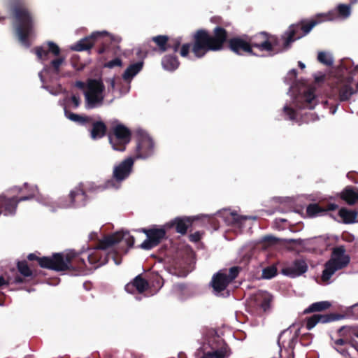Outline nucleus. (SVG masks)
Here are the masks:
<instances>
[{
	"instance_id": "11",
	"label": "nucleus",
	"mask_w": 358,
	"mask_h": 358,
	"mask_svg": "<svg viewBox=\"0 0 358 358\" xmlns=\"http://www.w3.org/2000/svg\"><path fill=\"white\" fill-rule=\"evenodd\" d=\"M273 296L267 291L259 290L248 300V309L255 316L262 317L269 313L272 309Z\"/></svg>"
},
{
	"instance_id": "6",
	"label": "nucleus",
	"mask_w": 358,
	"mask_h": 358,
	"mask_svg": "<svg viewBox=\"0 0 358 358\" xmlns=\"http://www.w3.org/2000/svg\"><path fill=\"white\" fill-rule=\"evenodd\" d=\"M13 27L19 41L29 46V37L34 29V17L32 13L24 5L17 4L12 8Z\"/></svg>"
},
{
	"instance_id": "12",
	"label": "nucleus",
	"mask_w": 358,
	"mask_h": 358,
	"mask_svg": "<svg viewBox=\"0 0 358 358\" xmlns=\"http://www.w3.org/2000/svg\"><path fill=\"white\" fill-rule=\"evenodd\" d=\"M19 192L24 194L20 197L13 196L7 198L0 196V215H10L15 214L19 202L30 200L35 196L36 187L24 183V186L19 189Z\"/></svg>"
},
{
	"instance_id": "2",
	"label": "nucleus",
	"mask_w": 358,
	"mask_h": 358,
	"mask_svg": "<svg viewBox=\"0 0 358 358\" xmlns=\"http://www.w3.org/2000/svg\"><path fill=\"white\" fill-rule=\"evenodd\" d=\"M337 17V13L330 11L327 13H320L310 19H302L296 24H292L282 36L283 47L280 46V40L276 35L266 31H260L252 36H248L251 49L257 48L261 52H266L273 56L288 49L291 44L297 39L308 34L317 25Z\"/></svg>"
},
{
	"instance_id": "43",
	"label": "nucleus",
	"mask_w": 358,
	"mask_h": 358,
	"mask_svg": "<svg viewBox=\"0 0 358 358\" xmlns=\"http://www.w3.org/2000/svg\"><path fill=\"white\" fill-rule=\"evenodd\" d=\"M312 335L310 334H305L300 338V343L302 345L307 346L310 344Z\"/></svg>"
},
{
	"instance_id": "64",
	"label": "nucleus",
	"mask_w": 358,
	"mask_h": 358,
	"mask_svg": "<svg viewBox=\"0 0 358 358\" xmlns=\"http://www.w3.org/2000/svg\"><path fill=\"white\" fill-rule=\"evenodd\" d=\"M357 337H358V335H357Z\"/></svg>"
},
{
	"instance_id": "9",
	"label": "nucleus",
	"mask_w": 358,
	"mask_h": 358,
	"mask_svg": "<svg viewBox=\"0 0 358 358\" xmlns=\"http://www.w3.org/2000/svg\"><path fill=\"white\" fill-rule=\"evenodd\" d=\"M108 138L114 150L123 152L131 140V131L125 125L115 120L110 123Z\"/></svg>"
},
{
	"instance_id": "54",
	"label": "nucleus",
	"mask_w": 358,
	"mask_h": 358,
	"mask_svg": "<svg viewBox=\"0 0 358 358\" xmlns=\"http://www.w3.org/2000/svg\"><path fill=\"white\" fill-rule=\"evenodd\" d=\"M289 76L292 78H296L297 76V71L296 69H292L289 72Z\"/></svg>"
},
{
	"instance_id": "41",
	"label": "nucleus",
	"mask_w": 358,
	"mask_h": 358,
	"mask_svg": "<svg viewBox=\"0 0 358 358\" xmlns=\"http://www.w3.org/2000/svg\"><path fill=\"white\" fill-rule=\"evenodd\" d=\"M337 10L340 16L347 17L350 14V6L346 4H339L337 6Z\"/></svg>"
},
{
	"instance_id": "22",
	"label": "nucleus",
	"mask_w": 358,
	"mask_h": 358,
	"mask_svg": "<svg viewBox=\"0 0 358 358\" xmlns=\"http://www.w3.org/2000/svg\"><path fill=\"white\" fill-rule=\"evenodd\" d=\"M194 220L192 217H177L164 227L169 229L174 227L177 233L184 235L187 233V229L192 225Z\"/></svg>"
},
{
	"instance_id": "49",
	"label": "nucleus",
	"mask_w": 358,
	"mask_h": 358,
	"mask_svg": "<svg viewBox=\"0 0 358 358\" xmlns=\"http://www.w3.org/2000/svg\"><path fill=\"white\" fill-rule=\"evenodd\" d=\"M71 101L74 105L75 108H78L80 104V99L78 96L73 95L71 96Z\"/></svg>"
},
{
	"instance_id": "32",
	"label": "nucleus",
	"mask_w": 358,
	"mask_h": 358,
	"mask_svg": "<svg viewBox=\"0 0 358 358\" xmlns=\"http://www.w3.org/2000/svg\"><path fill=\"white\" fill-rule=\"evenodd\" d=\"M338 215L345 224H352L356 222L358 212L346 208H341L338 211Z\"/></svg>"
},
{
	"instance_id": "44",
	"label": "nucleus",
	"mask_w": 358,
	"mask_h": 358,
	"mask_svg": "<svg viewBox=\"0 0 358 358\" xmlns=\"http://www.w3.org/2000/svg\"><path fill=\"white\" fill-rule=\"evenodd\" d=\"M122 64V62L121 59L117 57V58H115V59L109 61L106 64V66L112 69L115 66H121Z\"/></svg>"
},
{
	"instance_id": "21",
	"label": "nucleus",
	"mask_w": 358,
	"mask_h": 358,
	"mask_svg": "<svg viewBox=\"0 0 358 358\" xmlns=\"http://www.w3.org/2000/svg\"><path fill=\"white\" fill-rule=\"evenodd\" d=\"M308 264L302 259H296L290 264L285 266L281 272L283 275L290 278H296L305 273L308 271Z\"/></svg>"
},
{
	"instance_id": "40",
	"label": "nucleus",
	"mask_w": 358,
	"mask_h": 358,
	"mask_svg": "<svg viewBox=\"0 0 358 358\" xmlns=\"http://www.w3.org/2000/svg\"><path fill=\"white\" fill-rule=\"evenodd\" d=\"M317 60L327 66H331L333 64V59L324 52H320L318 53Z\"/></svg>"
},
{
	"instance_id": "18",
	"label": "nucleus",
	"mask_w": 358,
	"mask_h": 358,
	"mask_svg": "<svg viewBox=\"0 0 358 358\" xmlns=\"http://www.w3.org/2000/svg\"><path fill=\"white\" fill-rule=\"evenodd\" d=\"M298 331L299 330L293 334L289 329H285L280 333L278 338V345L280 350L282 351L284 349L292 358L294 355V350L298 341Z\"/></svg>"
},
{
	"instance_id": "60",
	"label": "nucleus",
	"mask_w": 358,
	"mask_h": 358,
	"mask_svg": "<svg viewBox=\"0 0 358 358\" xmlns=\"http://www.w3.org/2000/svg\"><path fill=\"white\" fill-rule=\"evenodd\" d=\"M299 66L301 69H304L305 68V64L303 62H299Z\"/></svg>"
},
{
	"instance_id": "26",
	"label": "nucleus",
	"mask_w": 358,
	"mask_h": 358,
	"mask_svg": "<svg viewBox=\"0 0 358 358\" xmlns=\"http://www.w3.org/2000/svg\"><path fill=\"white\" fill-rule=\"evenodd\" d=\"M338 196L349 206H353L358 202V188L353 186H346Z\"/></svg>"
},
{
	"instance_id": "58",
	"label": "nucleus",
	"mask_w": 358,
	"mask_h": 358,
	"mask_svg": "<svg viewBox=\"0 0 358 358\" xmlns=\"http://www.w3.org/2000/svg\"><path fill=\"white\" fill-rule=\"evenodd\" d=\"M73 66L78 71H82L84 68L83 65H81L80 66H76L75 63H73Z\"/></svg>"
},
{
	"instance_id": "50",
	"label": "nucleus",
	"mask_w": 358,
	"mask_h": 358,
	"mask_svg": "<svg viewBox=\"0 0 358 358\" xmlns=\"http://www.w3.org/2000/svg\"><path fill=\"white\" fill-rule=\"evenodd\" d=\"M336 350L340 352L342 355H343L345 357H348L350 356V354L348 353V351L347 349L343 347H338L336 348Z\"/></svg>"
},
{
	"instance_id": "1",
	"label": "nucleus",
	"mask_w": 358,
	"mask_h": 358,
	"mask_svg": "<svg viewBox=\"0 0 358 358\" xmlns=\"http://www.w3.org/2000/svg\"><path fill=\"white\" fill-rule=\"evenodd\" d=\"M192 43H186L182 46L181 57H187L192 52L196 59H201L209 52L223 50L227 43L228 48L238 55H256L251 49L248 35L235 36L228 39L227 31L220 26L215 27L212 34L205 29H197L192 35Z\"/></svg>"
},
{
	"instance_id": "46",
	"label": "nucleus",
	"mask_w": 358,
	"mask_h": 358,
	"mask_svg": "<svg viewBox=\"0 0 358 358\" xmlns=\"http://www.w3.org/2000/svg\"><path fill=\"white\" fill-rule=\"evenodd\" d=\"M347 178L354 183H358V173L355 171L348 173Z\"/></svg>"
},
{
	"instance_id": "61",
	"label": "nucleus",
	"mask_w": 358,
	"mask_h": 358,
	"mask_svg": "<svg viewBox=\"0 0 358 358\" xmlns=\"http://www.w3.org/2000/svg\"><path fill=\"white\" fill-rule=\"evenodd\" d=\"M178 287H179L180 289L182 290L185 289V285L184 284H179Z\"/></svg>"
},
{
	"instance_id": "31",
	"label": "nucleus",
	"mask_w": 358,
	"mask_h": 358,
	"mask_svg": "<svg viewBox=\"0 0 358 358\" xmlns=\"http://www.w3.org/2000/svg\"><path fill=\"white\" fill-rule=\"evenodd\" d=\"M162 65L164 69L173 71L178 68L180 62L177 56L174 55H166L162 59Z\"/></svg>"
},
{
	"instance_id": "56",
	"label": "nucleus",
	"mask_w": 358,
	"mask_h": 358,
	"mask_svg": "<svg viewBox=\"0 0 358 358\" xmlns=\"http://www.w3.org/2000/svg\"><path fill=\"white\" fill-rule=\"evenodd\" d=\"M137 55L138 57H141L142 55H143V57H146L147 52H144L141 50H139L137 52Z\"/></svg>"
},
{
	"instance_id": "29",
	"label": "nucleus",
	"mask_w": 358,
	"mask_h": 358,
	"mask_svg": "<svg viewBox=\"0 0 358 358\" xmlns=\"http://www.w3.org/2000/svg\"><path fill=\"white\" fill-rule=\"evenodd\" d=\"M108 128L103 122H94L90 131L91 138L94 140L101 138L106 134L108 135Z\"/></svg>"
},
{
	"instance_id": "23",
	"label": "nucleus",
	"mask_w": 358,
	"mask_h": 358,
	"mask_svg": "<svg viewBox=\"0 0 358 358\" xmlns=\"http://www.w3.org/2000/svg\"><path fill=\"white\" fill-rule=\"evenodd\" d=\"M26 260L20 261L17 264V268L22 276L16 275L14 278L15 283H23L29 280L33 279L36 275L34 274L33 271Z\"/></svg>"
},
{
	"instance_id": "33",
	"label": "nucleus",
	"mask_w": 358,
	"mask_h": 358,
	"mask_svg": "<svg viewBox=\"0 0 358 358\" xmlns=\"http://www.w3.org/2000/svg\"><path fill=\"white\" fill-rule=\"evenodd\" d=\"M331 306V303L327 301H318L312 303L303 311L304 314H309L316 312H322L329 309Z\"/></svg>"
},
{
	"instance_id": "3",
	"label": "nucleus",
	"mask_w": 358,
	"mask_h": 358,
	"mask_svg": "<svg viewBox=\"0 0 358 358\" xmlns=\"http://www.w3.org/2000/svg\"><path fill=\"white\" fill-rule=\"evenodd\" d=\"M135 242L134 237L129 232L117 231L105 236L88 255V262L98 268L106 264L111 258L115 264L121 263V255L127 254Z\"/></svg>"
},
{
	"instance_id": "30",
	"label": "nucleus",
	"mask_w": 358,
	"mask_h": 358,
	"mask_svg": "<svg viewBox=\"0 0 358 358\" xmlns=\"http://www.w3.org/2000/svg\"><path fill=\"white\" fill-rule=\"evenodd\" d=\"M143 61H139L130 64L122 74V78L125 81H130L136 74H138L143 66Z\"/></svg>"
},
{
	"instance_id": "27",
	"label": "nucleus",
	"mask_w": 358,
	"mask_h": 358,
	"mask_svg": "<svg viewBox=\"0 0 358 358\" xmlns=\"http://www.w3.org/2000/svg\"><path fill=\"white\" fill-rule=\"evenodd\" d=\"M231 354V351L229 346L224 341H222L217 350L204 352L201 358H228Z\"/></svg>"
},
{
	"instance_id": "19",
	"label": "nucleus",
	"mask_w": 358,
	"mask_h": 358,
	"mask_svg": "<svg viewBox=\"0 0 358 358\" xmlns=\"http://www.w3.org/2000/svg\"><path fill=\"white\" fill-rule=\"evenodd\" d=\"M345 316L342 314L331 313L328 314H314L306 319V327L308 330L312 329L318 323L327 324L342 320Z\"/></svg>"
},
{
	"instance_id": "42",
	"label": "nucleus",
	"mask_w": 358,
	"mask_h": 358,
	"mask_svg": "<svg viewBox=\"0 0 358 358\" xmlns=\"http://www.w3.org/2000/svg\"><path fill=\"white\" fill-rule=\"evenodd\" d=\"M283 110L289 120H294L296 118V112L292 108L286 106L284 107Z\"/></svg>"
},
{
	"instance_id": "17",
	"label": "nucleus",
	"mask_w": 358,
	"mask_h": 358,
	"mask_svg": "<svg viewBox=\"0 0 358 358\" xmlns=\"http://www.w3.org/2000/svg\"><path fill=\"white\" fill-rule=\"evenodd\" d=\"M69 201L63 203L64 208H80L86 206L88 196L83 183H80L69 194Z\"/></svg>"
},
{
	"instance_id": "39",
	"label": "nucleus",
	"mask_w": 358,
	"mask_h": 358,
	"mask_svg": "<svg viewBox=\"0 0 358 358\" xmlns=\"http://www.w3.org/2000/svg\"><path fill=\"white\" fill-rule=\"evenodd\" d=\"M277 275V268L275 266H268L263 269L262 278L271 279Z\"/></svg>"
},
{
	"instance_id": "36",
	"label": "nucleus",
	"mask_w": 358,
	"mask_h": 358,
	"mask_svg": "<svg viewBox=\"0 0 358 358\" xmlns=\"http://www.w3.org/2000/svg\"><path fill=\"white\" fill-rule=\"evenodd\" d=\"M152 41L156 43L159 50L161 52H164L168 50V42L169 41V37L166 35H158L153 36L151 38Z\"/></svg>"
},
{
	"instance_id": "37",
	"label": "nucleus",
	"mask_w": 358,
	"mask_h": 358,
	"mask_svg": "<svg viewBox=\"0 0 358 358\" xmlns=\"http://www.w3.org/2000/svg\"><path fill=\"white\" fill-rule=\"evenodd\" d=\"M182 43V38L180 37H178L176 38H169V41L168 42V50L171 49L173 50L174 52H177L179 51V53L180 54V50L182 48V46L184 45L182 44L181 45Z\"/></svg>"
},
{
	"instance_id": "24",
	"label": "nucleus",
	"mask_w": 358,
	"mask_h": 358,
	"mask_svg": "<svg viewBox=\"0 0 358 358\" xmlns=\"http://www.w3.org/2000/svg\"><path fill=\"white\" fill-rule=\"evenodd\" d=\"M48 48L43 46H37L34 48L35 54L41 60H48L49 53H52L54 56H59L60 54L59 47L52 41L47 42Z\"/></svg>"
},
{
	"instance_id": "13",
	"label": "nucleus",
	"mask_w": 358,
	"mask_h": 358,
	"mask_svg": "<svg viewBox=\"0 0 358 358\" xmlns=\"http://www.w3.org/2000/svg\"><path fill=\"white\" fill-rule=\"evenodd\" d=\"M105 86L101 79H88L85 96L89 108H94L97 103H102Z\"/></svg>"
},
{
	"instance_id": "57",
	"label": "nucleus",
	"mask_w": 358,
	"mask_h": 358,
	"mask_svg": "<svg viewBox=\"0 0 358 358\" xmlns=\"http://www.w3.org/2000/svg\"><path fill=\"white\" fill-rule=\"evenodd\" d=\"M324 76H321L320 77H316L315 78V82L317 83H320V82H322L324 80Z\"/></svg>"
},
{
	"instance_id": "52",
	"label": "nucleus",
	"mask_w": 358,
	"mask_h": 358,
	"mask_svg": "<svg viewBox=\"0 0 358 358\" xmlns=\"http://www.w3.org/2000/svg\"><path fill=\"white\" fill-rule=\"evenodd\" d=\"M109 83L108 91H113L115 87V81L114 78H110L107 80Z\"/></svg>"
},
{
	"instance_id": "28",
	"label": "nucleus",
	"mask_w": 358,
	"mask_h": 358,
	"mask_svg": "<svg viewBox=\"0 0 358 358\" xmlns=\"http://www.w3.org/2000/svg\"><path fill=\"white\" fill-rule=\"evenodd\" d=\"M315 96L311 90L306 91L303 94L296 100V106L301 109H313Z\"/></svg>"
},
{
	"instance_id": "15",
	"label": "nucleus",
	"mask_w": 358,
	"mask_h": 358,
	"mask_svg": "<svg viewBox=\"0 0 358 358\" xmlns=\"http://www.w3.org/2000/svg\"><path fill=\"white\" fill-rule=\"evenodd\" d=\"M139 231L144 233L147 236V239L141 244L140 248L147 250L157 246L162 240L166 238V231L164 227L142 228Z\"/></svg>"
},
{
	"instance_id": "8",
	"label": "nucleus",
	"mask_w": 358,
	"mask_h": 358,
	"mask_svg": "<svg viewBox=\"0 0 358 358\" xmlns=\"http://www.w3.org/2000/svg\"><path fill=\"white\" fill-rule=\"evenodd\" d=\"M120 39L118 37L111 36L106 31L94 32L90 36L82 38L71 47V50L75 51H84L92 48L94 44H100L101 46L97 49L99 55L108 52L110 49L113 43H118Z\"/></svg>"
},
{
	"instance_id": "55",
	"label": "nucleus",
	"mask_w": 358,
	"mask_h": 358,
	"mask_svg": "<svg viewBox=\"0 0 358 358\" xmlns=\"http://www.w3.org/2000/svg\"><path fill=\"white\" fill-rule=\"evenodd\" d=\"M8 285V282L3 276H0V287Z\"/></svg>"
},
{
	"instance_id": "10",
	"label": "nucleus",
	"mask_w": 358,
	"mask_h": 358,
	"mask_svg": "<svg viewBox=\"0 0 358 358\" xmlns=\"http://www.w3.org/2000/svg\"><path fill=\"white\" fill-rule=\"evenodd\" d=\"M345 248L343 245L336 247L332 251V257L324 264L322 280L324 282L329 280L331 277L338 270L346 267L350 261L349 255H345Z\"/></svg>"
},
{
	"instance_id": "34",
	"label": "nucleus",
	"mask_w": 358,
	"mask_h": 358,
	"mask_svg": "<svg viewBox=\"0 0 358 358\" xmlns=\"http://www.w3.org/2000/svg\"><path fill=\"white\" fill-rule=\"evenodd\" d=\"M247 220V217L240 216L236 213H229L225 217V221L228 224H231L239 228L243 227V222Z\"/></svg>"
},
{
	"instance_id": "14",
	"label": "nucleus",
	"mask_w": 358,
	"mask_h": 358,
	"mask_svg": "<svg viewBox=\"0 0 358 358\" xmlns=\"http://www.w3.org/2000/svg\"><path fill=\"white\" fill-rule=\"evenodd\" d=\"M241 268L231 267L229 270L223 269L215 273L212 278L211 285L216 292H221L238 275Z\"/></svg>"
},
{
	"instance_id": "35",
	"label": "nucleus",
	"mask_w": 358,
	"mask_h": 358,
	"mask_svg": "<svg viewBox=\"0 0 358 358\" xmlns=\"http://www.w3.org/2000/svg\"><path fill=\"white\" fill-rule=\"evenodd\" d=\"M64 113L67 118H69L73 122H78L83 125L91 122L92 121V117L89 116L78 115L66 109H65Z\"/></svg>"
},
{
	"instance_id": "62",
	"label": "nucleus",
	"mask_w": 358,
	"mask_h": 358,
	"mask_svg": "<svg viewBox=\"0 0 358 358\" xmlns=\"http://www.w3.org/2000/svg\"><path fill=\"white\" fill-rule=\"evenodd\" d=\"M104 358H112V356L110 355L106 354Z\"/></svg>"
},
{
	"instance_id": "63",
	"label": "nucleus",
	"mask_w": 358,
	"mask_h": 358,
	"mask_svg": "<svg viewBox=\"0 0 358 358\" xmlns=\"http://www.w3.org/2000/svg\"><path fill=\"white\" fill-rule=\"evenodd\" d=\"M351 1H352V2H355V1H356V0H351Z\"/></svg>"
},
{
	"instance_id": "25",
	"label": "nucleus",
	"mask_w": 358,
	"mask_h": 358,
	"mask_svg": "<svg viewBox=\"0 0 358 358\" xmlns=\"http://www.w3.org/2000/svg\"><path fill=\"white\" fill-rule=\"evenodd\" d=\"M148 282L144 279L141 275H137L133 281L127 283L125 285V290L131 294L137 292L139 294L144 292L148 289Z\"/></svg>"
},
{
	"instance_id": "51",
	"label": "nucleus",
	"mask_w": 358,
	"mask_h": 358,
	"mask_svg": "<svg viewBox=\"0 0 358 358\" xmlns=\"http://www.w3.org/2000/svg\"><path fill=\"white\" fill-rule=\"evenodd\" d=\"M335 345L338 347H343L346 343V340L338 338L334 341Z\"/></svg>"
},
{
	"instance_id": "47",
	"label": "nucleus",
	"mask_w": 358,
	"mask_h": 358,
	"mask_svg": "<svg viewBox=\"0 0 358 358\" xmlns=\"http://www.w3.org/2000/svg\"><path fill=\"white\" fill-rule=\"evenodd\" d=\"M342 239L346 242L351 243L355 240V236L349 233L342 235Z\"/></svg>"
},
{
	"instance_id": "4",
	"label": "nucleus",
	"mask_w": 358,
	"mask_h": 358,
	"mask_svg": "<svg viewBox=\"0 0 358 358\" xmlns=\"http://www.w3.org/2000/svg\"><path fill=\"white\" fill-rule=\"evenodd\" d=\"M29 261H36L38 264L43 268L55 271H69L75 275H78L85 271L86 267L83 259L78 257L74 252L66 254L54 253L51 257H39L36 253H30L27 255Z\"/></svg>"
},
{
	"instance_id": "20",
	"label": "nucleus",
	"mask_w": 358,
	"mask_h": 358,
	"mask_svg": "<svg viewBox=\"0 0 358 358\" xmlns=\"http://www.w3.org/2000/svg\"><path fill=\"white\" fill-rule=\"evenodd\" d=\"M338 206L331 203H312L306 207V214L309 217H315L324 215L329 211L338 209Z\"/></svg>"
},
{
	"instance_id": "48",
	"label": "nucleus",
	"mask_w": 358,
	"mask_h": 358,
	"mask_svg": "<svg viewBox=\"0 0 358 358\" xmlns=\"http://www.w3.org/2000/svg\"><path fill=\"white\" fill-rule=\"evenodd\" d=\"M349 330H350V327L343 326L338 330V333L339 336H344L347 334V333L349 331Z\"/></svg>"
},
{
	"instance_id": "7",
	"label": "nucleus",
	"mask_w": 358,
	"mask_h": 358,
	"mask_svg": "<svg viewBox=\"0 0 358 358\" xmlns=\"http://www.w3.org/2000/svg\"><path fill=\"white\" fill-rule=\"evenodd\" d=\"M134 159L131 157H127L115 166L113 171V178L107 180L103 185H90L88 192H99L106 189H118L121 183L126 180L132 172Z\"/></svg>"
},
{
	"instance_id": "59",
	"label": "nucleus",
	"mask_w": 358,
	"mask_h": 358,
	"mask_svg": "<svg viewBox=\"0 0 358 358\" xmlns=\"http://www.w3.org/2000/svg\"><path fill=\"white\" fill-rule=\"evenodd\" d=\"M352 312L355 313L356 311L358 310V303L357 304H355L352 306Z\"/></svg>"
},
{
	"instance_id": "5",
	"label": "nucleus",
	"mask_w": 358,
	"mask_h": 358,
	"mask_svg": "<svg viewBox=\"0 0 358 358\" xmlns=\"http://www.w3.org/2000/svg\"><path fill=\"white\" fill-rule=\"evenodd\" d=\"M356 75H358V66H353L350 62L340 65L331 85L341 101L349 100L352 94L358 92V81L354 80Z\"/></svg>"
},
{
	"instance_id": "38",
	"label": "nucleus",
	"mask_w": 358,
	"mask_h": 358,
	"mask_svg": "<svg viewBox=\"0 0 358 358\" xmlns=\"http://www.w3.org/2000/svg\"><path fill=\"white\" fill-rule=\"evenodd\" d=\"M64 59L63 57H59L53 59L50 64V68L52 69V72L58 74L60 71V66L64 62Z\"/></svg>"
},
{
	"instance_id": "53",
	"label": "nucleus",
	"mask_w": 358,
	"mask_h": 358,
	"mask_svg": "<svg viewBox=\"0 0 358 358\" xmlns=\"http://www.w3.org/2000/svg\"><path fill=\"white\" fill-rule=\"evenodd\" d=\"M75 86L80 90H84L85 87L87 88V84L80 80L76 82Z\"/></svg>"
},
{
	"instance_id": "16",
	"label": "nucleus",
	"mask_w": 358,
	"mask_h": 358,
	"mask_svg": "<svg viewBox=\"0 0 358 358\" xmlns=\"http://www.w3.org/2000/svg\"><path fill=\"white\" fill-rule=\"evenodd\" d=\"M136 146V157L138 159H147L154 153L155 143L146 133L138 131Z\"/></svg>"
},
{
	"instance_id": "45",
	"label": "nucleus",
	"mask_w": 358,
	"mask_h": 358,
	"mask_svg": "<svg viewBox=\"0 0 358 358\" xmlns=\"http://www.w3.org/2000/svg\"><path fill=\"white\" fill-rule=\"evenodd\" d=\"M201 234L200 233V231H196L193 234H191L189 236V241L192 242H194V243L199 242L201 240Z\"/></svg>"
}]
</instances>
